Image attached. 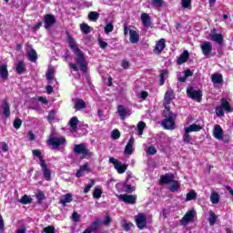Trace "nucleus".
I'll list each match as a JSON object with an SVG mask.
<instances>
[{"mask_svg": "<svg viewBox=\"0 0 233 233\" xmlns=\"http://www.w3.org/2000/svg\"><path fill=\"white\" fill-rule=\"evenodd\" d=\"M74 54L76 56L75 62L76 64L69 63L70 68H72L74 72H79V68H80L81 72L86 74V58L85 57V53H83V51H81L80 49L75 52Z\"/></svg>", "mask_w": 233, "mask_h": 233, "instance_id": "nucleus-1", "label": "nucleus"}, {"mask_svg": "<svg viewBox=\"0 0 233 233\" xmlns=\"http://www.w3.org/2000/svg\"><path fill=\"white\" fill-rule=\"evenodd\" d=\"M163 116L166 119L162 121V127H164L166 130H174V128H176V114L172 113L170 109H166Z\"/></svg>", "mask_w": 233, "mask_h": 233, "instance_id": "nucleus-2", "label": "nucleus"}, {"mask_svg": "<svg viewBox=\"0 0 233 233\" xmlns=\"http://www.w3.org/2000/svg\"><path fill=\"white\" fill-rule=\"evenodd\" d=\"M73 152L76 156H81L82 158L90 159V157H93L94 153L88 149V147L86 146V144H76L74 146Z\"/></svg>", "mask_w": 233, "mask_h": 233, "instance_id": "nucleus-3", "label": "nucleus"}, {"mask_svg": "<svg viewBox=\"0 0 233 233\" xmlns=\"http://www.w3.org/2000/svg\"><path fill=\"white\" fill-rule=\"evenodd\" d=\"M47 143L54 150H63L65 147H66V138H65V137H51L48 139Z\"/></svg>", "mask_w": 233, "mask_h": 233, "instance_id": "nucleus-4", "label": "nucleus"}, {"mask_svg": "<svg viewBox=\"0 0 233 233\" xmlns=\"http://www.w3.org/2000/svg\"><path fill=\"white\" fill-rule=\"evenodd\" d=\"M187 94L190 99L197 101L198 103H201V99L203 97V94L199 90L194 89V87H189L187 89Z\"/></svg>", "mask_w": 233, "mask_h": 233, "instance_id": "nucleus-5", "label": "nucleus"}, {"mask_svg": "<svg viewBox=\"0 0 233 233\" xmlns=\"http://www.w3.org/2000/svg\"><path fill=\"white\" fill-rule=\"evenodd\" d=\"M109 163L114 165V167L116 169L118 174H125V172H127V166L122 164L121 161L114 157H109Z\"/></svg>", "mask_w": 233, "mask_h": 233, "instance_id": "nucleus-6", "label": "nucleus"}, {"mask_svg": "<svg viewBox=\"0 0 233 233\" xmlns=\"http://www.w3.org/2000/svg\"><path fill=\"white\" fill-rule=\"evenodd\" d=\"M54 25H56V16L50 14L46 15L44 17V27L46 30H50Z\"/></svg>", "mask_w": 233, "mask_h": 233, "instance_id": "nucleus-7", "label": "nucleus"}, {"mask_svg": "<svg viewBox=\"0 0 233 233\" xmlns=\"http://www.w3.org/2000/svg\"><path fill=\"white\" fill-rule=\"evenodd\" d=\"M135 221H136L137 227L140 228V230H143V228L147 227V216H145V214L143 213H140L137 216H136Z\"/></svg>", "mask_w": 233, "mask_h": 233, "instance_id": "nucleus-8", "label": "nucleus"}, {"mask_svg": "<svg viewBox=\"0 0 233 233\" xmlns=\"http://www.w3.org/2000/svg\"><path fill=\"white\" fill-rule=\"evenodd\" d=\"M200 48L202 50L203 55L206 57H210V54H212V44L210 42L205 41L200 45Z\"/></svg>", "mask_w": 233, "mask_h": 233, "instance_id": "nucleus-9", "label": "nucleus"}, {"mask_svg": "<svg viewBox=\"0 0 233 233\" xmlns=\"http://www.w3.org/2000/svg\"><path fill=\"white\" fill-rule=\"evenodd\" d=\"M165 102L164 106L166 110H170V102L174 99V91L172 89H169L165 94Z\"/></svg>", "mask_w": 233, "mask_h": 233, "instance_id": "nucleus-10", "label": "nucleus"}, {"mask_svg": "<svg viewBox=\"0 0 233 233\" xmlns=\"http://www.w3.org/2000/svg\"><path fill=\"white\" fill-rule=\"evenodd\" d=\"M39 165L42 168L43 176L46 181H50L52 177V171L46 167V162L42 161V163H39Z\"/></svg>", "mask_w": 233, "mask_h": 233, "instance_id": "nucleus-11", "label": "nucleus"}, {"mask_svg": "<svg viewBox=\"0 0 233 233\" xmlns=\"http://www.w3.org/2000/svg\"><path fill=\"white\" fill-rule=\"evenodd\" d=\"M196 216V211L194 210H189L186 213V215L182 218V219L180 220V222L183 225H188V223H190V221H192L194 219Z\"/></svg>", "mask_w": 233, "mask_h": 233, "instance_id": "nucleus-12", "label": "nucleus"}, {"mask_svg": "<svg viewBox=\"0 0 233 233\" xmlns=\"http://www.w3.org/2000/svg\"><path fill=\"white\" fill-rule=\"evenodd\" d=\"M118 198L121 199V201H124V203L134 205L137 197L134 195H119Z\"/></svg>", "mask_w": 233, "mask_h": 233, "instance_id": "nucleus-13", "label": "nucleus"}, {"mask_svg": "<svg viewBox=\"0 0 233 233\" xmlns=\"http://www.w3.org/2000/svg\"><path fill=\"white\" fill-rule=\"evenodd\" d=\"M117 114L120 116V119L125 120L127 116H130V111H128L125 106L119 105L117 106Z\"/></svg>", "mask_w": 233, "mask_h": 233, "instance_id": "nucleus-14", "label": "nucleus"}, {"mask_svg": "<svg viewBox=\"0 0 233 233\" xmlns=\"http://www.w3.org/2000/svg\"><path fill=\"white\" fill-rule=\"evenodd\" d=\"M167 40L165 38H161L159 41L157 42L156 47L154 49L155 54H161L163 50H165Z\"/></svg>", "mask_w": 233, "mask_h": 233, "instance_id": "nucleus-15", "label": "nucleus"}, {"mask_svg": "<svg viewBox=\"0 0 233 233\" xmlns=\"http://www.w3.org/2000/svg\"><path fill=\"white\" fill-rule=\"evenodd\" d=\"M134 137H131L125 147V154H127V156L134 154Z\"/></svg>", "mask_w": 233, "mask_h": 233, "instance_id": "nucleus-16", "label": "nucleus"}, {"mask_svg": "<svg viewBox=\"0 0 233 233\" xmlns=\"http://www.w3.org/2000/svg\"><path fill=\"white\" fill-rule=\"evenodd\" d=\"M129 41L132 45H136L139 43V34L134 29L129 30Z\"/></svg>", "mask_w": 233, "mask_h": 233, "instance_id": "nucleus-17", "label": "nucleus"}, {"mask_svg": "<svg viewBox=\"0 0 233 233\" xmlns=\"http://www.w3.org/2000/svg\"><path fill=\"white\" fill-rule=\"evenodd\" d=\"M67 43L69 45V48H71V50L74 52V54L76 52H78L79 50H81L76 44V40H74V38L70 35H68V36H67Z\"/></svg>", "mask_w": 233, "mask_h": 233, "instance_id": "nucleus-18", "label": "nucleus"}, {"mask_svg": "<svg viewBox=\"0 0 233 233\" xmlns=\"http://www.w3.org/2000/svg\"><path fill=\"white\" fill-rule=\"evenodd\" d=\"M213 136L216 139H223V128L221 126L215 125Z\"/></svg>", "mask_w": 233, "mask_h": 233, "instance_id": "nucleus-19", "label": "nucleus"}, {"mask_svg": "<svg viewBox=\"0 0 233 233\" xmlns=\"http://www.w3.org/2000/svg\"><path fill=\"white\" fill-rule=\"evenodd\" d=\"M211 41L218 43V45H223V35L218 33H211L209 35Z\"/></svg>", "mask_w": 233, "mask_h": 233, "instance_id": "nucleus-20", "label": "nucleus"}, {"mask_svg": "<svg viewBox=\"0 0 233 233\" xmlns=\"http://www.w3.org/2000/svg\"><path fill=\"white\" fill-rule=\"evenodd\" d=\"M174 181V175L166 174L161 177L160 182L162 185H168V183H172Z\"/></svg>", "mask_w": 233, "mask_h": 233, "instance_id": "nucleus-21", "label": "nucleus"}, {"mask_svg": "<svg viewBox=\"0 0 233 233\" xmlns=\"http://www.w3.org/2000/svg\"><path fill=\"white\" fill-rule=\"evenodd\" d=\"M0 76L4 81L8 79V66H6V64H4L0 66Z\"/></svg>", "mask_w": 233, "mask_h": 233, "instance_id": "nucleus-22", "label": "nucleus"}, {"mask_svg": "<svg viewBox=\"0 0 233 233\" xmlns=\"http://www.w3.org/2000/svg\"><path fill=\"white\" fill-rule=\"evenodd\" d=\"M73 199L72 194L67 193L60 198V203L63 207H66V203H72Z\"/></svg>", "mask_w": 233, "mask_h": 233, "instance_id": "nucleus-23", "label": "nucleus"}, {"mask_svg": "<svg viewBox=\"0 0 233 233\" xmlns=\"http://www.w3.org/2000/svg\"><path fill=\"white\" fill-rule=\"evenodd\" d=\"M101 227V220L96 219L92 224L91 227L87 228L91 233H97V230H99V228Z\"/></svg>", "mask_w": 233, "mask_h": 233, "instance_id": "nucleus-24", "label": "nucleus"}, {"mask_svg": "<svg viewBox=\"0 0 233 233\" xmlns=\"http://www.w3.org/2000/svg\"><path fill=\"white\" fill-rule=\"evenodd\" d=\"M211 81L215 85H219L223 83V75L215 73L211 76Z\"/></svg>", "mask_w": 233, "mask_h": 233, "instance_id": "nucleus-25", "label": "nucleus"}, {"mask_svg": "<svg viewBox=\"0 0 233 233\" xmlns=\"http://www.w3.org/2000/svg\"><path fill=\"white\" fill-rule=\"evenodd\" d=\"M3 114L5 117H10V105L6 100H4L2 103Z\"/></svg>", "mask_w": 233, "mask_h": 233, "instance_id": "nucleus-26", "label": "nucleus"}, {"mask_svg": "<svg viewBox=\"0 0 233 233\" xmlns=\"http://www.w3.org/2000/svg\"><path fill=\"white\" fill-rule=\"evenodd\" d=\"M220 106L222 107V109L225 110V112H232V106L225 98H222L220 100Z\"/></svg>", "mask_w": 233, "mask_h": 233, "instance_id": "nucleus-27", "label": "nucleus"}, {"mask_svg": "<svg viewBox=\"0 0 233 233\" xmlns=\"http://www.w3.org/2000/svg\"><path fill=\"white\" fill-rule=\"evenodd\" d=\"M188 61V51H184L177 60V65H183Z\"/></svg>", "mask_w": 233, "mask_h": 233, "instance_id": "nucleus-28", "label": "nucleus"}, {"mask_svg": "<svg viewBox=\"0 0 233 233\" xmlns=\"http://www.w3.org/2000/svg\"><path fill=\"white\" fill-rule=\"evenodd\" d=\"M27 56L31 63H35V61H37V52H35V49L27 51Z\"/></svg>", "mask_w": 233, "mask_h": 233, "instance_id": "nucleus-29", "label": "nucleus"}, {"mask_svg": "<svg viewBox=\"0 0 233 233\" xmlns=\"http://www.w3.org/2000/svg\"><path fill=\"white\" fill-rule=\"evenodd\" d=\"M199 130H201V126L198 124H193L187 127H185V132H187L188 134H190V132H199Z\"/></svg>", "mask_w": 233, "mask_h": 233, "instance_id": "nucleus-30", "label": "nucleus"}, {"mask_svg": "<svg viewBox=\"0 0 233 233\" xmlns=\"http://www.w3.org/2000/svg\"><path fill=\"white\" fill-rule=\"evenodd\" d=\"M121 187H124V190L125 192H127L128 194L134 192L136 190V188L134 187H132L131 185L128 184H116V188H121Z\"/></svg>", "mask_w": 233, "mask_h": 233, "instance_id": "nucleus-31", "label": "nucleus"}, {"mask_svg": "<svg viewBox=\"0 0 233 233\" xmlns=\"http://www.w3.org/2000/svg\"><path fill=\"white\" fill-rule=\"evenodd\" d=\"M56 73V71L54 70V67H49L46 74V77L48 81L49 84H52V81H54V74Z\"/></svg>", "mask_w": 233, "mask_h": 233, "instance_id": "nucleus-32", "label": "nucleus"}, {"mask_svg": "<svg viewBox=\"0 0 233 233\" xmlns=\"http://www.w3.org/2000/svg\"><path fill=\"white\" fill-rule=\"evenodd\" d=\"M209 214V218H208V223L211 226L216 225V221L218 220V215H216V213H214V211L210 210L208 212Z\"/></svg>", "mask_w": 233, "mask_h": 233, "instance_id": "nucleus-33", "label": "nucleus"}, {"mask_svg": "<svg viewBox=\"0 0 233 233\" xmlns=\"http://www.w3.org/2000/svg\"><path fill=\"white\" fill-rule=\"evenodd\" d=\"M141 21L144 26H150V16L147 13L141 15Z\"/></svg>", "mask_w": 233, "mask_h": 233, "instance_id": "nucleus-34", "label": "nucleus"}, {"mask_svg": "<svg viewBox=\"0 0 233 233\" xmlns=\"http://www.w3.org/2000/svg\"><path fill=\"white\" fill-rule=\"evenodd\" d=\"M198 198V193L195 190H191L187 194L186 201H193Z\"/></svg>", "mask_w": 233, "mask_h": 233, "instance_id": "nucleus-35", "label": "nucleus"}, {"mask_svg": "<svg viewBox=\"0 0 233 233\" xmlns=\"http://www.w3.org/2000/svg\"><path fill=\"white\" fill-rule=\"evenodd\" d=\"M17 74H24L25 70V63L23 61H19L15 66Z\"/></svg>", "mask_w": 233, "mask_h": 233, "instance_id": "nucleus-36", "label": "nucleus"}, {"mask_svg": "<svg viewBox=\"0 0 233 233\" xmlns=\"http://www.w3.org/2000/svg\"><path fill=\"white\" fill-rule=\"evenodd\" d=\"M86 106V104L83 101V99H76L75 104V108L76 110H81Z\"/></svg>", "mask_w": 233, "mask_h": 233, "instance_id": "nucleus-37", "label": "nucleus"}, {"mask_svg": "<svg viewBox=\"0 0 233 233\" xmlns=\"http://www.w3.org/2000/svg\"><path fill=\"white\" fill-rule=\"evenodd\" d=\"M145 152L149 156H156V154H157V149L154 146H149L145 149Z\"/></svg>", "mask_w": 233, "mask_h": 233, "instance_id": "nucleus-38", "label": "nucleus"}, {"mask_svg": "<svg viewBox=\"0 0 233 233\" xmlns=\"http://www.w3.org/2000/svg\"><path fill=\"white\" fill-rule=\"evenodd\" d=\"M77 123H79L77 116H73L70 119L69 126L71 127L72 130H76V128H77Z\"/></svg>", "mask_w": 233, "mask_h": 233, "instance_id": "nucleus-39", "label": "nucleus"}, {"mask_svg": "<svg viewBox=\"0 0 233 233\" xmlns=\"http://www.w3.org/2000/svg\"><path fill=\"white\" fill-rule=\"evenodd\" d=\"M147 127V124H145V122L140 121L137 124V136H143V130H145Z\"/></svg>", "mask_w": 233, "mask_h": 233, "instance_id": "nucleus-40", "label": "nucleus"}, {"mask_svg": "<svg viewBox=\"0 0 233 233\" xmlns=\"http://www.w3.org/2000/svg\"><path fill=\"white\" fill-rule=\"evenodd\" d=\"M210 201L213 205H218L219 203V194L213 192L210 196Z\"/></svg>", "mask_w": 233, "mask_h": 233, "instance_id": "nucleus-41", "label": "nucleus"}, {"mask_svg": "<svg viewBox=\"0 0 233 233\" xmlns=\"http://www.w3.org/2000/svg\"><path fill=\"white\" fill-rule=\"evenodd\" d=\"M20 203H22V205H30V203H32V198L28 195H24L20 199Z\"/></svg>", "mask_w": 233, "mask_h": 233, "instance_id": "nucleus-42", "label": "nucleus"}, {"mask_svg": "<svg viewBox=\"0 0 233 233\" xmlns=\"http://www.w3.org/2000/svg\"><path fill=\"white\" fill-rule=\"evenodd\" d=\"M89 21H97L99 19V13L97 12H90L88 14Z\"/></svg>", "mask_w": 233, "mask_h": 233, "instance_id": "nucleus-43", "label": "nucleus"}, {"mask_svg": "<svg viewBox=\"0 0 233 233\" xmlns=\"http://www.w3.org/2000/svg\"><path fill=\"white\" fill-rule=\"evenodd\" d=\"M169 190L171 192H177V190H179V183L177 181H172V184L169 187Z\"/></svg>", "mask_w": 233, "mask_h": 233, "instance_id": "nucleus-44", "label": "nucleus"}, {"mask_svg": "<svg viewBox=\"0 0 233 233\" xmlns=\"http://www.w3.org/2000/svg\"><path fill=\"white\" fill-rule=\"evenodd\" d=\"M56 110H51L47 116L48 123H54V119H56Z\"/></svg>", "mask_w": 233, "mask_h": 233, "instance_id": "nucleus-45", "label": "nucleus"}, {"mask_svg": "<svg viewBox=\"0 0 233 233\" xmlns=\"http://www.w3.org/2000/svg\"><path fill=\"white\" fill-rule=\"evenodd\" d=\"M102 195H103V191L99 187H96L93 192V197L96 199H99V198H101Z\"/></svg>", "mask_w": 233, "mask_h": 233, "instance_id": "nucleus-46", "label": "nucleus"}, {"mask_svg": "<svg viewBox=\"0 0 233 233\" xmlns=\"http://www.w3.org/2000/svg\"><path fill=\"white\" fill-rule=\"evenodd\" d=\"M151 5L154 8H161L163 6V0H151Z\"/></svg>", "mask_w": 233, "mask_h": 233, "instance_id": "nucleus-47", "label": "nucleus"}, {"mask_svg": "<svg viewBox=\"0 0 233 233\" xmlns=\"http://www.w3.org/2000/svg\"><path fill=\"white\" fill-rule=\"evenodd\" d=\"M192 141V137L188 134V132L185 131L183 135V142L188 145Z\"/></svg>", "mask_w": 233, "mask_h": 233, "instance_id": "nucleus-48", "label": "nucleus"}, {"mask_svg": "<svg viewBox=\"0 0 233 233\" xmlns=\"http://www.w3.org/2000/svg\"><path fill=\"white\" fill-rule=\"evenodd\" d=\"M32 153H33V156H35V157H38L40 163H42V161H45V159H43V156H41V151L39 149H34Z\"/></svg>", "mask_w": 233, "mask_h": 233, "instance_id": "nucleus-49", "label": "nucleus"}, {"mask_svg": "<svg viewBox=\"0 0 233 233\" xmlns=\"http://www.w3.org/2000/svg\"><path fill=\"white\" fill-rule=\"evenodd\" d=\"M81 31L83 32V34H90V27L87 24H82L80 25Z\"/></svg>", "mask_w": 233, "mask_h": 233, "instance_id": "nucleus-50", "label": "nucleus"}, {"mask_svg": "<svg viewBox=\"0 0 233 233\" xmlns=\"http://www.w3.org/2000/svg\"><path fill=\"white\" fill-rule=\"evenodd\" d=\"M105 30V34H109L110 32L114 31V25H112V23H108L106 25V26L104 27Z\"/></svg>", "mask_w": 233, "mask_h": 233, "instance_id": "nucleus-51", "label": "nucleus"}, {"mask_svg": "<svg viewBox=\"0 0 233 233\" xmlns=\"http://www.w3.org/2000/svg\"><path fill=\"white\" fill-rule=\"evenodd\" d=\"M223 110L224 109L221 106L216 107V114L218 117H223V116H225V111Z\"/></svg>", "mask_w": 233, "mask_h": 233, "instance_id": "nucleus-52", "label": "nucleus"}, {"mask_svg": "<svg viewBox=\"0 0 233 233\" xmlns=\"http://www.w3.org/2000/svg\"><path fill=\"white\" fill-rule=\"evenodd\" d=\"M182 8H190L192 0H181Z\"/></svg>", "mask_w": 233, "mask_h": 233, "instance_id": "nucleus-53", "label": "nucleus"}, {"mask_svg": "<svg viewBox=\"0 0 233 233\" xmlns=\"http://www.w3.org/2000/svg\"><path fill=\"white\" fill-rule=\"evenodd\" d=\"M167 74H168V72L167 70H162L160 72V80L159 83L160 85H165V76H167Z\"/></svg>", "mask_w": 233, "mask_h": 233, "instance_id": "nucleus-54", "label": "nucleus"}, {"mask_svg": "<svg viewBox=\"0 0 233 233\" xmlns=\"http://www.w3.org/2000/svg\"><path fill=\"white\" fill-rule=\"evenodd\" d=\"M14 127L16 128V130H19L21 128V125H23V121L20 118H16L14 121Z\"/></svg>", "mask_w": 233, "mask_h": 233, "instance_id": "nucleus-55", "label": "nucleus"}, {"mask_svg": "<svg viewBox=\"0 0 233 233\" xmlns=\"http://www.w3.org/2000/svg\"><path fill=\"white\" fill-rule=\"evenodd\" d=\"M81 219V215L77 212H73L72 214V220L75 221V223H79V220Z\"/></svg>", "mask_w": 233, "mask_h": 233, "instance_id": "nucleus-56", "label": "nucleus"}, {"mask_svg": "<svg viewBox=\"0 0 233 233\" xmlns=\"http://www.w3.org/2000/svg\"><path fill=\"white\" fill-rule=\"evenodd\" d=\"M35 198L37 199V203H43V199H45V194L43 192H38L35 195Z\"/></svg>", "mask_w": 233, "mask_h": 233, "instance_id": "nucleus-57", "label": "nucleus"}, {"mask_svg": "<svg viewBox=\"0 0 233 233\" xmlns=\"http://www.w3.org/2000/svg\"><path fill=\"white\" fill-rule=\"evenodd\" d=\"M94 185H95L94 180H91L90 184L86 186V187L84 188V194H88L90 192V188H92V187H94Z\"/></svg>", "mask_w": 233, "mask_h": 233, "instance_id": "nucleus-58", "label": "nucleus"}, {"mask_svg": "<svg viewBox=\"0 0 233 233\" xmlns=\"http://www.w3.org/2000/svg\"><path fill=\"white\" fill-rule=\"evenodd\" d=\"M111 137L114 139H119V137H121V133L117 129H115L113 130Z\"/></svg>", "mask_w": 233, "mask_h": 233, "instance_id": "nucleus-59", "label": "nucleus"}, {"mask_svg": "<svg viewBox=\"0 0 233 233\" xmlns=\"http://www.w3.org/2000/svg\"><path fill=\"white\" fill-rule=\"evenodd\" d=\"M98 45L100 46V48H102L103 50H105V48H106V46H108V44L105 41H103V39L98 38Z\"/></svg>", "mask_w": 233, "mask_h": 233, "instance_id": "nucleus-60", "label": "nucleus"}, {"mask_svg": "<svg viewBox=\"0 0 233 233\" xmlns=\"http://www.w3.org/2000/svg\"><path fill=\"white\" fill-rule=\"evenodd\" d=\"M44 232H46V233H56V228H54V226H48V227L44 228Z\"/></svg>", "mask_w": 233, "mask_h": 233, "instance_id": "nucleus-61", "label": "nucleus"}, {"mask_svg": "<svg viewBox=\"0 0 233 233\" xmlns=\"http://www.w3.org/2000/svg\"><path fill=\"white\" fill-rule=\"evenodd\" d=\"M122 227L124 228V230H126V232H128V230H130V228L134 227V225H132V223H127V222H123Z\"/></svg>", "mask_w": 233, "mask_h": 233, "instance_id": "nucleus-62", "label": "nucleus"}, {"mask_svg": "<svg viewBox=\"0 0 233 233\" xmlns=\"http://www.w3.org/2000/svg\"><path fill=\"white\" fill-rule=\"evenodd\" d=\"M80 169L83 171V172H88L90 170V167H88V163L83 165L80 167Z\"/></svg>", "mask_w": 233, "mask_h": 233, "instance_id": "nucleus-63", "label": "nucleus"}, {"mask_svg": "<svg viewBox=\"0 0 233 233\" xmlns=\"http://www.w3.org/2000/svg\"><path fill=\"white\" fill-rule=\"evenodd\" d=\"M111 222H112V218H110V217L106 216L104 218V225H110Z\"/></svg>", "mask_w": 233, "mask_h": 233, "instance_id": "nucleus-64", "label": "nucleus"}]
</instances>
